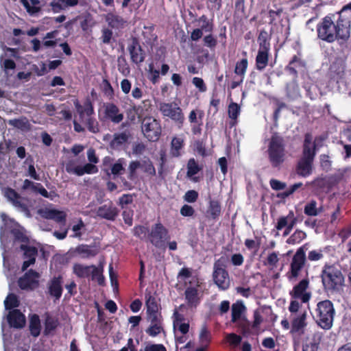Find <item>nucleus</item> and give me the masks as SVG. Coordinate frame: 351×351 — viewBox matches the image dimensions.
<instances>
[{"label":"nucleus","mask_w":351,"mask_h":351,"mask_svg":"<svg viewBox=\"0 0 351 351\" xmlns=\"http://www.w3.org/2000/svg\"><path fill=\"white\" fill-rule=\"evenodd\" d=\"M316 28L319 39L328 43L337 41L342 51L348 49L351 32V2L340 11L324 16Z\"/></svg>","instance_id":"nucleus-1"},{"label":"nucleus","mask_w":351,"mask_h":351,"mask_svg":"<svg viewBox=\"0 0 351 351\" xmlns=\"http://www.w3.org/2000/svg\"><path fill=\"white\" fill-rule=\"evenodd\" d=\"M335 309L333 303L324 300L317 304L314 310L313 319L316 324L322 329L328 330L333 326Z\"/></svg>","instance_id":"nucleus-2"},{"label":"nucleus","mask_w":351,"mask_h":351,"mask_svg":"<svg viewBox=\"0 0 351 351\" xmlns=\"http://www.w3.org/2000/svg\"><path fill=\"white\" fill-rule=\"evenodd\" d=\"M321 278L324 289L329 291H338L344 282L342 272L333 265H326Z\"/></svg>","instance_id":"nucleus-3"},{"label":"nucleus","mask_w":351,"mask_h":351,"mask_svg":"<svg viewBox=\"0 0 351 351\" xmlns=\"http://www.w3.org/2000/svg\"><path fill=\"white\" fill-rule=\"evenodd\" d=\"M269 160L274 168L279 167L285 161V149L282 137L274 134L271 136L267 149Z\"/></svg>","instance_id":"nucleus-4"},{"label":"nucleus","mask_w":351,"mask_h":351,"mask_svg":"<svg viewBox=\"0 0 351 351\" xmlns=\"http://www.w3.org/2000/svg\"><path fill=\"white\" fill-rule=\"evenodd\" d=\"M159 110L165 117L173 121L178 128L183 126L185 120L182 108L176 102H162L159 105Z\"/></svg>","instance_id":"nucleus-5"},{"label":"nucleus","mask_w":351,"mask_h":351,"mask_svg":"<svg viewBox=\"0 0 351 351\" xmlns=\"http://www.w3.org/2000/svg\"><path fill=\"white\" fill-rule=\"evenodd\" d=\"M0 236L1 241L6 237L13 239V241H29L24 228L12 221L1 228Z\"/></svg>","instance_id":"nucleus-6"},{"label":"nucleus","mask_w":351,"mask_h":351,"mask_svg":"<svg viewBox=\"0 0 351 351\" xmlns=\"http://www.w3.org/2000/svg\"><path fill=\"white\" fill-rule=\"evenodd\" d=\"M142 132L149 141L156 142L162 132L160 121L152 117H145L142 123Z\"/></svg>","instance_id":"nucleus-7"},{"label":"nucleus","mask_w":351,"mask_h":351,"mask_svg":"<svg viewBox=\"0 0 351 351\" xmlns=\"http://www.w3.org/2000/svg\"><path fill=\"white\" fill-rule=\"evenodd\" d=\"M304 263L305 254L302 250H300L293 256L290 265V270L286 274L289 281L296 280L298 278Z\"/></svg>","instance_id":"nucleus-8"},{"label":"nucleus","mask_w":351,"mask_h":351,"mask_svg":"<svg viewBox=\"0 0 351 351\" xmlns=\"http://www.w3.org/2000/svg\"><path fill=\"white\" fill-rule=\"evenodd\" d=\"M213 280L221 290H227L230 287V280L228 273L217 263H215L214 265Z\"/></svg>","instance_id":"nucleus-9"},{"label":"nucleus","mask_w":351,"mask_h":351,"mask_svg":"<svg viewBox=\"0 0 351 351\" xmlns=\"http://www.w3.org/2000/svg\"><path fill=\"white\" fill-rule=\"evenodd\" d=\"M39 277L40 275L37 271L29 269L19 278L18 280L19 287L23 290H32L38 286Z\"/></svg>","instance_id":"nucleus-10"},{"label":"nucleus","mask_w":351,"mask_h":351,"mask_svg":"<svg viewBox=\"0 0 351 351\" xmlns=\"http://www.w3.org/2000/svg\"><path fill=\"white\" fill-rule=\"evenodd\" d=\"M309 281L308 279H302L295 285L289 294L292 299H299L302 303L308 302L311 297V293L307 292Z\"/></svg>","instance_id":"nucleus-11"},{"label":"nucleus","mask_w":351,"mask_h":351,"mask_svg":"<svg viewBox=\"0 0 351 351\" xmlns=\"http://www.w3.org/2000/svg\"><path fill=\"white\" fill-rule=\"evenodd\" d=\"M128 50L130 55L131 61L133 63L140 64L144 62L145 52L140 45L138 38L135 37L132 38L131 43L128 45Z\"/></svg>","instance_id":"nucleus-12"},{"label":"nucleus","mask_w":351,"mask_h":351,"mask_svg":"<svg viewBox=\"0 0 351 351\" xmlns=\"http://www.w3.org/2000/svg\"><path fill=\"white\" fill-rule=\"evenodd\" d=\"M119 209L111 201L98 207L96 210L97 216L108 221H114L119 215Z\"/></svg>","instance_id":"nucleus-13"},{"label":"nucleus","mask_w":351,"mask_h":351,"mask_svg":"<svg viewBox=\"0 0 351 351\" xmlns=\"http://www.w3.org/2000/svg\"><path fill=\"white\" fill-rule=\"evenodd\" d=\"M4 195L14 206L26 214H29L27 205L23 201V198L14 189L10 187L6 188Z\"/></svg>","instance_id":"nucleus-14"},{"label":"nucleus","mask_w":351,"mask_h":351,"mask_svg":"<svg viewBox=\"0 0 351 351\" xmlns=\"http://www.w3.org/2000/svg\"><path fill=\"white\" fill-rule=\"evenodd\" d=\"M316 151V144L313 143L312 145V135L310 133L305 134L301 158L313 162Z\"/></svg>","instance_id":"nucleus-15"},{"label":"nucleus","mask_w":351,"mask_h":351,"mask_svg":"<svg viewBox=\"0 0 351 351\" xmlns=\"http://www.w3.org/2000/svg\"><path fill=\"white\" fill-rule=\"evenodd\" d=\"M104 117L111 121L113 123H121L124 118L123 114L120 112L119 107L114 103L104 104Z\"/></svg>","instance_id":"nucleus-16"},{"label":"nucleus","mask_w":351,"mask_h":351,"mask_svg":"<svg viewBox=\"0 0 351 351\" xmlns=\"http://www.w3.org/2000/svg\"><path fill=\"white\" fill-rule=\"evenodd\" d=\"M247 66L248 60L246 58H243L236 62L234 72L238 76V80H234L231 82V89L236 88L243 83Z\"/></svg>","instance_id":"nucleus-17"},{"label":"nucleus","mask_w":351,"mask_h":351,"mask_svg":"<svg viewBox=\"0 0 351 351\" xmlns=\"http://www.w3.org/2000/svg\"><path fill=\"white\" fill-rule=\"evenodd\" d=\"M63 278L61 275L53 276L48 282L47 288L49 294L59 300L62 296L63 288Z\"/></svg>","instance_id":"nucleus-18"},{"label":"nucleus","mask_w":351,"mask_h":351,"mask_svg":"<svg viewBox=\"0 0 351 351\" xmlns=\"http://www.w3.org/2000/svg\"><path fill=\"white\" fill-rule=\"evenodd\" d=\"M291 327L290 332L291 334H297L302 335L304 333V329L307 326L306 312L300 313L295 316L291 320Z\"/></svg>","instance_id":"nucleus-19"},{"label":"nucleus","mask_w":351,"mask_h":351,"mask_svg":"<svg viewBox=\"0 0 351 351\" xmlns=\"http://www.w3.org/2000/svg\"><path fill=\"white\" fill-rule=\"evenodd\" d=\"M130 136V132L127 131L114 133L109 143L110 149L115 151L123 149L128 143Z\"/></svg>","instance_id":"nucleus-20"},{"label":"nucleus","mask_w":351,"mask_h":351,"mask_svg":"<svg viewBox=\"0 0 351 351\" xmlns=\"http://www.w3.org/2000/svg\"><path fill=\"white\" fill-rule=\"evenodd\" d=\"M8 323L14 328H23L26 323V319L19 309L11 310L7 317Z\"/></svg>","instance_id":"nucleus-21"},{"label":"nucleus","mask_w":351,"mask_h":351,"mask_svg":"<svg viewBox=\"0 0 351 351\" xmlns=\"http://www.w3.org/2000/svg\"><path fill=\"white\" fill-rule=\"evenodd\" d=\"M40 216L47 219H52L58 223H65L66 214L64 211L56 209H40L38 211Z\"/></svg>","instance_id":"nucleus-22"},{"label":"nucleus","mask_w":351,"mask_h":351,"mask_svg":"<svg viewBox=\"0 0 351 351\" xmlns=\"http://www.w3.org/2000/svg\"><path fill=\"white\" fill-rule=\"evenodd\" d=\"M73 104L80 119H83L84 116L88 117L94 114V108L89 99H86L83 105H82L77 99H75L73 101Z\"/></svg>","instance_id":"nucleus-23"},{"label":"nucleus","mask_w":351,"mask_h":351,"mask_svg":"<svg viewBox=\"0 0 351 351\" xmlns=\"http://www.w3.org/2000/svg\"><path fill=\"white\" fill-rule=\"evenodd\" d=\"M300 56V53L294 55L285 67V70L293 75L295 78L298 76L297 69H304L306 67V62L301 58Z\"/></svg>","instance_id":"nucleus-24"},{"label":"nucleus","mask_w":351,"mask_h":351,"mask_svg":"<svg viewBox=\"0 0 351 351\" xmlns=\"http://www.w3.org/2000/svg\"><path fill=\"white\" fill-rule=\"evenodd\" d=\"M149 235L158 241H165L169 239L168 230L160 222L152 226Z\"/></svg>","instance_id":"nucleus-25"},{"label":"nucleus","mask_w":351,"mask_h":351,"mask_svg":"<svg viewBox=\"0 0 351 351\" xmlns=\"http://www.w3.org/2000/svg\"><path fill=\"white\" fill-rule=\"evenodd\" d=\"M295 218L293 211H290L287 217H281L278 219L276 228L280 230L287 227L285 232V234H289V232L293 228V226L295 223Z\"/></svg>","instance_id":"nucleus-26"},{"label":"nucleus","mask_w":351,"mask_h":351,"mask_svg":"<svg viewBox=\"0 0 351 351\" xmlns=\"http://www.w3.org/2000/svg\"><path fill=\"white\" fill-rule=\"evenodd\" d=\"M152 101L150 99H144L141 105L134 104L132 106H131V108L128 110V115L133 114L131 117V119L134 120L136 114L138 115V117L143 116L144 114V111H149L152 108Z\"/></svg>","instance_id":"nucleus-27"},{"label":"nucleus","mask_w":351,"mask_h":351,"mask_svg":"<svg viewBox=\"0 0 351 351\" xmlns=\"http://www.w3.org/2000/svg\"><path fill=\"white\" fill-rule=\"evenodd\" d=\"M313 162L300 158L295 167L296 173L303 178L309 176L313 171Z\"/></svg>","instance_id":"nucleus-28"},{"label":"nucleus","mask_w":351,"mask_h":351,"mask_svg":"<svg viewBox=\"0 0 351 351\" xmlns=\"http://www.w3.org/2000/svg\"><path fill=\"white\" fill-rule=\"evenodd\" d=\"M105 20L108 26L112 29H123L127 21L121 16L112 12L108 13L105 16Z\"/></svg>","instance_id":"nucleus-29"},{"label":"nucleus","mask_w":351,"mask_h":351,"mask_svg":"<svg viewBox=\"0 0 351 351\" xmlns=\"http://www.w3.org/2000/svg\"><path fill=\"white\" fill-rule=\"evenodd\" d=\"M21 189L23 191L30 189L34 193H39L44 197L52 199L50 197L49 192L40 183H34L29 180L25 179Z\"/></svg>","instance_id":"nucleus-30"},{"label":"nucleus","mask_w":351,"mask_h":351,"mask_svg":"<svg viewBox=\"0 0 351 351\" xmlns=\"http://www.w3.org/2000/svg\"><path fill=\"white\" fill-rule=\"evenodd\" d=\"M184 140L182 136H174L170 145V155L172 158H178L181 156L182 149L184 147Z\"/></svg>","instance_id":"nucleus-31"},{"label":"nucleus","mask_w":351,"mask_h":351,"mask_svg":"<svg viewBox=\"0 0 351 351\" xmlns=\"http://www.w3.org/2000/svg\"><path fill=\"white\" fill-rule=\"evenodd\" d=\"M270 49H258L256 57V68L258 71L264 70L268 64Z\"/></svg>","instance_id":"nucleus-32"},{"label":"nucleus","mask_w":351,"mask_h":351,"mask_svg":"<svg viewBox=\"0 0 351 351\" xmlns=\"http://www.w3.org/2000/svg\"><path fill=\"white\" fill-rule=\"evenodd\" d=\"M198 290L195 287H189L184 291L185 299L190 306L196 307L200 302Z\"/></svg>","instance_id":"nucleus-33"},{"label":"nucleus","mask_w":351,"mask_h":351,"mask_svg":"<svg viewBox=\"0 0 351 351\" xmlns=\"http://www.w3.org/2000/svg\"><path fill=\"white\" fill-rule=\"evenodd\" d=\"M146 313L160 311V306L157 298L150 292L145 294Z\"/></svg>","instance_id":"nucleus-34"},{"label":"nucleus","mask_w":351,"mask_h":351,"mask_svg":"<svg viewBox=\"0 0 351 351\" xmlns=\"http://www.w3.org/2000/svg\"><path fill=\"white\" fill-rule=\"evenodd\" d=\"M187 172L186 176L188 178H191L194 182H197L199 181V178L197 177H195L199 171L202 170V167L197 164L195 158H192L188 160L187 162Z\"/></svg>","instance_id":"nucleus-35"},{"label":"nucleus","mask_w":351,"mask_h":351,"mask_svg":"<svg viewBox=\"0 0 351 351\" xmlns=\"http://www.w3.org/2000/svg\"><path fill=\"white\" fill-rule=\"evenodd\" d=\"M93 268L94 273L97 272V268L94 266H86L81 264L73 265V273L79 278H88L90 274V269Z\"/></svg>","instance_id":"nucleus-36"},{"label":"nucleus","mask_w":351,"mask_h":351,"mask_svg":"<svg viewBox=\"0 0 351 351\" xmlns=\"http://www.w3.org/2000/svg\"><path fill=\"white\" fill-rule=\"evenodd\" d=\"M151 243L152 245L149 247L152 249L156 260L158 261H160L164 258L167 245H166V243Z\"/></svg>","instance_id":"nucleus-37"},{"label":"nucleus","mask_w":351,"mask_h":351,"mask_svg":"<svg viewBox=\"0 0 351 351\" xmlns=\"http://www.w3.org/2000/svg\"><path fill=\"white\" fill-rule=\"evenodd\" d=\"M29 331L31 335L37 337L40 334L41 326L39 316L36 314H34L30 317L29 319Z\"/></svg>","instance_id":"nucleus-38"},{"label":"nucleus","mask_w":351,"mask_h":351,"mask_svg":"<svg viewBox=\"0 0 351 351\" xmlns=\"http://www.w3.org/2000/svg\"><path fill=\"white\" fill-rule=\"evenodd\" d=\"M245 310V306L242 302H237L232 305V318L233 323L237 322L241 317L243 312Z\"/></svg>","instance_id":"nucleus-39"},{"label":"nucleus","mask_w":351,"mask_h":351,"mask_svg":"<svg viewBox=\"0 0 351 351\" xmlns=\"http://www.w3.org/2000/svg\"><path fill=\"white\" fill-rule=\"evenodd\" d=\"M199 339L202 347L207 349L211 341V333L206 324H204L201 328Z\"/></svg>","instance_id":"nucleus-40"},{"label":"nucleus","mask_w":351,"mask_h":351,"mask_svg":"<svg viewBox=\"0 0 351 351\" xmlns=\"http://www.w3.org/2000/svg\"><path fill=\"white\" fill-rule=\"evenodd\" d=\"M221 205L217 200H210L207 213L210 218L215 219L221 215Z\"/></svg>","instance_id":"nucleus-41"},{"label":"nucleus","mask_w":351,"mask_h":351,"mask_svg":"<svg viewBox=\"0 0 351 351\" xmlns=\"http://www.w3.org/2000/svg\"><path fill=\"white\" fill-rule=\"evenodd\" d=\"M77 250L80 254H84V257L95 256L99 252V247L95 245H82Z\"/></svg>","instance_id":"nucleus-42"},{"label":"nucleus","mask_w":351,"mask_h":351,"mask_svg":"<svg viewBox=\"0 0 351 351\" xmlns=\"http://www.w3.org/2000/svg\"><path fill=\"white\" fill-rule=\"evenodd\" d=\"M86 226L84 221L80 219L77 224L72 226V234L70 235V237L82 239V236L86 232Z\"/></svg>","instance_id":"nucleus-43"},{"label":"nucleus","mask_w":351,"mask_h":351,"mask_svg":"<svg viewBox=\"0 0 351 351\" xmlns=\"http://www.w3.org/2000/svg\"><path fill=\"white\" fill-rule=\"evenodd\" d=\"M5 309L12 310L17 308L20 305V301L16 295L14 293H9L4 301Z\"/></svg>","instance_id":"nucleus-44"},{"label":"nucleus","mask_w":351,"mask_h":351,"mask_svg":"<svg viewBox=\"0 0 351 351\" xmlns=\"http://www.w3.org/2000/svg\"><path fill=\"white\" fill-rule=\"evenodd\" d=\"M141 165L138 160H132L130 162L128 168V179L134 181L137 178V170L141 167Z\"/></svg>","instance_id":"nucleus-45"},{"label":"nucleus","mask_w":351,"mask_h":351,"mask_svg":"<svg viewBox=\"0 0 351 351\" xmlns=\"http://www.w3.org/2000/svg\"><path fill=\"white\" fill-rule=\"evenodd\" d=\"M200 25V28L205 32H212L214 28V24L213 20H209L206 15H202L197 19Z\"/></svg>","instance_id":"nucleus-46"},{"label":"nucleus","mask_w":351,"mask_h":351,"mask_svg":"<svg viewBox=\"0 0 351 351\" xmlns=\"http://www.w3.org/2000/svg\"><path fill=\"white\" fill-rule=\"evenodd\" d=\"M269 36L267 32L263 29L260 32L258 36V49H270Z\"/></svg>","instance_id":"nucleus-47"},{"label":"nucleus","mask_w":351,"mask_h":351,"mask_svg":"<svg viewBox=\"0 0 351 351\" xmlns=\"http://www.w3.org/2000/svg\"><path fill=\"white\" fill-rule=\"evenodd\" d=\"M317 202L315 200H311L306 203L304 208V213L308 216L315 217L318 215L319 211L317 208Z\"/></svg>","instance_id":"nucleus-48"},{"label":"nucleus","mask_w":351,"mask_h":351,"mask_svg":"<svg viewBox=\"0 0 351 351\" xmlns=\"http://www.w3.org/2000/svg\"><path fill=\"white\" fill-rule=\"evenodd\" d=\"M234 17L241 19L245 15V0H235Z\"/></svg>","instance_id":"nucleus-49"},{"label":"nucleus","mask_w":351,"mask_h":351,"mask_svg":"<svg viewBox=\"0 0 351 351\" xmlns=\"http://www.w3.org/2000/svg\"><path fill=\"white\" fill-rule=\"evenodd\" d=\"M228 112L229 117L234 121L232 123L234 125L241 112V107L237 103L231 102L228 106Z\"/></svg>","instance_id":"nucleus-50"},{"label":"nucleus","mask_w":351,"mask_h":351,"mask_svg":"<svg viewBox=\"0 0 351 351\" xmlns=\"http://www.w3.org/2000/svg\"><path fill=\"white\" fill-rule=\"evenodd\" d=\"M98 172V168L94 164L86 163L83 167H80L79 170H77V173H79L78 176H82L85 173L87 174H93Z\"/></svg>","instance_id":"nucleus-51"},{"label":"nucleus","mask_w":351,"mask_h":351,"mask_svg":"<svg viewBox=\"0 0 351 351\" xmlns=\"http://www.w3.org/2000/svg\"><path fill=\"white\" fill-rule=\"evenodd\" d=\"M101 42L104 45H109L112 40H114L113 32L109 28H103L101 29V36L99 38Z\"/></svg>","instance_id":"nucleus-52"},{"label":"nucleus","mask_w":351,"mask_h":351,"mask_svg":"<svg viewBox=\"0 0 351 351\" xmlns=\"http://www.w3.org/2000/svg\"><path fill=\"white\" fill-rule=\"evenodd\" d=\"M87 129L89 132L97 134L99 132L100 127L98 121L93 117H88L86 121Z\"/></svg>","instance_id":"nucleus-53"},{"label":"nucleus","mask_w":351,"mask_h":351,"mask_svg":"<svg viewBox=\"0 0 351 351\" xmlns=\"http://www.w3.org/2000/svg\"><path fill=\"white\" fill-rule=\"evenodd\" d=\"M21 248L24 251L23 252V258L25 259H30L34 258L36 259V256L38 253L37 248L35 247H29L25 245H21Z\"/></svg>","instance_id":"nucleus-54"},{"label":"nucleus","mask_w":351,"mask_h":351,"mask_svg":"<svg viewBox=\"0 0 351 351\" xmlns=\"http://www.w3.org/2000/svg\"><path fill=\"white\" fill-rule=\"evenodd\" d=\"M123 158H119L115 163H114L111 167V173L116 176L122 175L125 171V169L123 167Z\"/></svg>","instance_id":"nucleus-55"},{"label":"nucleus","mask_w":351,"mask_h":351,"mask_svg":"<svg viewBox=\"0 0 351 351\" xmlns=\"http://www.w3.org/2000/svg\"><path fill=\"white\" fill-rule=\"evenodd\" d=\"M58 326V321L52 317H47L45 322L44 332L45 335L49 334L54 330Z\"/></svg>","instance_id":"nucleus-56"},{"label":"nucleus","mask_w":351,"mask_h":351,"mask_svg":"<svg viewBox=\"0 0 351 351\" xmlns=\"http://www.w3.org/2000/svg\"><path fill=\"white\" fill-rule=\"evenodd\" d=\"M147 314V320L150 322V324H162L163 318L161 314V312H154V313H148Z\"/></svg>","instance_id":"nucleus-57"},{"label":"nucleus","mask_w":351,"mask_h":351,"mask_svg":"<svg viewBox=\"0 0 351 351\" xmlns=\"http://www.w3.org/2000/svg\"><path fill=\"white\" fill-rule=\"evenodd\" d=\"M23 5L26 9L27 13L31 16H36L40 12L41 8L39 6L31 5L27 0H20Z\"/></svg>","instance_id":"nucleus-58"},{"label":"nucleus","mask_w":351,"mask_h":351,"mask_svg":"<svg viewBox=\"0 0 351 351\" xmlns=\"http://www.w3.org/2000/svg\"><path fill=\"white\" fill-rule=\"evenodd\" d=\"M134 234L141 239H145L149 233V229L144 226H136L133 229Z\"/></svg>","instance_id":"nucleus-59"},{"label":"nucleus","mask_w":351,"mask_h":351,"mask_svg":"<svg viewBox=\"0 0 351 351\" xmlns=\"http://www.w3.org/2000/svg\"><path fill=\"white\" fill-rule=\"evenodd\" d=\"M162 331V324H150L149 327L146 330V332L151 337H156Z\"/></svg>","instance_id":"nucleus-60"},{"label":"nucleus","mask_w":351,"mask_h":351,"mask_svg":"<svg viewBox=\"0 0 351 351\" xmlns=\"http://www.w3.org/2000/svg\"><path fill=\"white\" fill-rule=\"evenodd\" d=\"M203 42L204 45L210 49H215L217 45V38L211 34L205 36L203 38Z\"/></svg>","instance_id":"nucleus-61"},{"label":"nucleus","mask_w":351,"mask_h":351,"mask_svg":"<svg viewBox=\"0 0 351 351\" xmlns=\"http://www.w3.org/2000/svg\"><path fill=\"white\" fill-rule=\"evenodd\" d=\"M287 97L294 99L299 95V88L297 84H289L286 87Z\"/></svg>","instance_id":"nucleus-62"},{"label":"nucleus","mask_w":351,"mask_h":351,"mask_svg":"<svg viewBox=\"0 0 351 351\" xmlns=\"http://www.w3.org/2000/svg\"><path fill=\"white\" fill-rule=\"evenodd\" d=\"M226 339L230 346H233L234 347L238 346L242 341L241 336L233 332L228 334Z\"/></svg>","instance_id":"nucleus-63"},{"label":"nucleus","mask_w":351,"mask_h":351,"mask_svg":"<svg viewBox=\"0 0 351 351\" xmlns=\"http://www.w3.org/2000/svg\"><path fill=\"white\" fill-rule=\"evenodd\" d=\"M198 197L199 193L197 191L195 190H189L185 193L183 198L184 200L188 203H194L197 200Z\"/></svg>","instance_id":"nucleus-64"}]
</instances>
